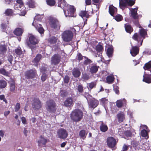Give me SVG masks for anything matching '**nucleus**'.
I'll return each mask as SVG.
<instances>
[{"mask_svg": "<svg viewBox=\"0 0 151 151\" xmlns=\"http://www.w3.org/2000/svg\"><path fill=\"white\" fill-rule=\"evenodd\" d=\"M36 75V72L35 70H30L27 72L26 73V76L28 78H33Z\"/></svg>", "mask_w": 151, "mask_h": 151, "instance_id": "obj_16", "label": "nucleus"}, {"mask_svg": "<svg viewBox=\"0 0 151 151\" xmlns=\"http://www.w3.org/2000/svg\"><path fill=\"white\" fill-rule=\"evenodd\" d=\"M72 73L74 77L77 78L80 76L81 72L78 70L75 69L73 70Z\"/></svg>", "mask_w": 151, "mask_h": 151, "instance_id": "obj_30", "label": "nucleus"}, {"mask_svg": "<svg viewBox=\"0 0 151 151\" xmlns=\"http://www.w3.org/2000/svg\"><path fill=\"white\" fill-rule=\"evenodd\" d=\"M83 114L81 111L77 109L73 111L71 114V118L73 121L77 122L80 121L82 117Z\"/></svg>", "mask_w": 151, "mask_h": 151, "instance_id": "obj_3", "label": "nucleus"}, {"mask_svg": "<svg viewBox=\"0 0 151 151\" xmlns=\"http://www.w3.org/2000/svg\"><path fill=\"white\" fill-rule=\"evenodd\" d=\"M98 101L95 99L91 100L89 103V108L94 109L99 104Z\"/></svg>", "mask_w": 151, "mask_h": 151, "instance_id": "obj_13", "label": "nucleus"}, {"mask_svg": "<svg viewBox=\"0 0 151 151\" xmlns=\"http://www.w3.org/2000/svg\"><path fill=\"white\" fill-rule=\"evenodd\" d=\"M32 107L35 110H38L40 109L41 107L40 101L37 98L34 99L32 103Z\"/></svg>", "mask_w": 151, "mask_h": 151, "instance_id": "obj_11", "label": "nucleus"}, {"mask_svg": "<svg viewBox=\"0 0 151 151\" xmlns=\"http://www.w3.org/2000/svg\"><path fill=\"white\" fill-rule=\"evenodd\" d=\"M47 78V76L45 74H43L41 76V79L43 81H45Z\"/></svg>", "mask_w": 151, "mask_h": 151, "instance_id": "obj_56", "label": "nucleus"}, {"mask_svg": "<svg viewBox=\"0 0 151 151\" xmlns=\"http://www.w3.org/2000/svg\"><path fill=\"white\" fill-rule=\"evenodd\" d=\"M20 104L19 103H17L15 107V111L16 112L20 108Z\"/></svg>", "mask_w": 151, "mask_h": 151, "instance_id": "obj_51", "label": "nucleus"}, {"mask_svg": "<svg viewBox=\"0 0 151 151\" xmlns=\"http://www.w3.org/2000/svg\"><path fill=\"white\" fill-rule=\"evenodd\" d=\"M140 35H138L137 33H135L132 37V38L136 40L137 42L138 43L139 41L141 40L142 37H144L147 34L146 31L144 29H142L139 31Z\"/></svg>", "mask_w": 151, "mask_h": 151, "instance_id": "obj_5", "label": "nucleus"}, {"mask_svg": "<svg viewBox=\"0 0 151 151\" xmlns=\"http://www.w3.org/2000/svg\"><path fill=\"white\" fill-rule=\"evenodd\" d=\"M13 57L12 55H10L8 58V60L10 62V63H12V62L13 60Z\"/></svg>", "mask_w": 151, "mask_h": 151, "instance_id": "obj_57", "label": "nucleus"}, {"mask_svg": "<svg viewBox=\"0 0 151 151\" xmlns=\"http://www.w3.org/2000/svg\"><path fill=\"white\" fill-rule=\"evenodd\" d=\"M114 78L113 76H108L106 78V82L109 84L112 83L114 80Z\"/></svg>", "mask_w": 151, "mask_h": 151, "instance_id": "obj_29", "label": "nucleus"}, {"mask_svg": "<svg viewBox=\"0 0 151 151\" xmlns=\"http://www.w3.org/2000/svg\"><path fill=\"white\" fill-rule=\"evenodd\" d=\"M49 41L51 44H54L57 42V39L55 37H52L49 39Z\"/></svg>", "mask_w": 151, "mask_h": 151, "instance_id": "obj_34", "label": "nucleus"}, {"mask_svg": "<svg viewBox=\"0 0 151 151\" xmlns=\"http://www.w3.org/2000/svg\"><path fill=\"white\" fill-rule=\"evenodd\" d=\"M1 28L3 29H5L7 27V25L5 24H2L1 25Z\"/></svg>", "mask_w": 151, "mask_h": 151, "instance_id": "obj_62", "label": "nucleus"}, {"mask_svg": "<svg viewBox=\"0 0 151 151\" xmlns=\"http://www.w3.org/2000/svg\"><path fill=\"white\" fill-rule=\"evenodd\" d=\"M91 63V60L88 59L86 60L84 62V64L85 65H87Z\"/></svg>", "mask_w": 151, "mask_h": 151, "instance_id": "obj_58", "label": "nucleus"}, {"mask_svg": "<svg viewBox=\"0 0 151 151\" xmlns=\"http://www.w3.org/2000/svg\"><path fill=\"white\" fill-rule=\"evenodd\" d=\"M15 86L14 84L13 83L11 84L10 85V90L13 91H14L15 90Z\"/></svg>", "mask_w": 151, "mask_h": 151, "instance_id": "obj_52", "label": "nucleus"}, {"mask_svg": "<svg viewBox=\"0 0 151 151\" xmlns=\"http://www.w3.org/2000/svg\"><path fill=\"white\" fill-rule=\"evenodd\" d=\"M79 15L81 16L82 18L84 17L87 18L88 16V14L86 11H81L79 13Z\"/></svg>", "mask_w": 151, "mask_h": 151, "instance_id": "obj_37", "label": "nucleus"}, {"mask_svg": "<svg viewBox=\"0 0 151 151\" xmlns=\"http://www.w3.org/2000/svg\"><path fill=\"white\" fill-rule=\"evenodd\" d=\"M47 142V140L42 136L40 137V139L37 141L39 146H41L42 145H45Z\"/></svg>", "mask_w": 151, "mask_h": 151, "instance_id": "obj_18", "label": "nucleus"}, {"mask_svg": "<svg viewBox=\"0 0 151 151\" xmlns=\"http://www.w3.org/2000/svg\"><path fill=\"white\" fill-rule=\"evenodd\" d=\"M115 19L117 21H120L122 19V17L121 15L119 14L115 17Z\"/></svg>", "mask_w": 151, "mask_h": 151, "instance_id": "obj_45", "label": "nucleus"}, {"mask_svg": "<svg viewBox=\"0 0 151 151\" xmlns=\"http://www.w3.org/2000/svg\"><path fill=\"white\" fill-rule=\"evenodd\" d=\"M50 20V23L52 27L56 28L59 27L58 22L56 19L51 18Z\"/></svg>", "mask_w": 151, "mask_h": 151, "instance_id": "obj_12", "label": "nucleus"}, {"mask_svg": "<svg viewBox=\"0 0 151 151\" xmlns=\"http://www.w3.org/2000/svg\"><path fill=\"white\" fill-rule=\"evenodd\" d=\"M141 135L142 136L144 137H146V139H147L148 138L147 133L146 131L145 130H143L141 131Z\"/></svg>", "mask_w": 151, "mask_h": 151, "instance_id": "obj_40", "label": "nucleus"}, {"mask_svg": "<svg viewBox=\"0 0 151 151\" xmlns=\"http://www.w3.org/2000/svg\"><path fill=\"white\" fill-rule=\"evenodd\" d=\"M0 99L1 100H3L6 103H7V101L5 98L4 95H0Z\"/></svg>", "mask_w": 151, "mask_h": 151, "instance_id": "obj_50", "label": "nucleus"}, {"mask_svg": "<svg viewBox=\"0 0 151 151\" xmlns=\"http://www.w3.org/2000/svg\"><path fill=\"white\" fill-rule=\"evenodd\" d=\"M103 48L101 45H97L96 47V50L99 52H101Z\"/></svg>", "mask_w": 151, "mask_h": 151, "instance_id": "obj_49", "label": "nucleus"}, {"mask_svg": "<svg viewBox=\"0 0 151 151\" xmlns=\"http://www.w3.org/2000/svg\"><path fill=\"white\" fill-rule=\"evenodd\" d=\"M23 30L20 28H16L14 31V34L17 36H21L23 33Z\"/></svg>", "mask_w": 151, "mask_h": 151, "instance_id": "obj_25", "label": "nucleus"}, {"mask_svg": "<svg viewBox=\"0 0 151 151\" xmlns=\"http://www.w3.org/2000/svg\"><path fill=\"white\" fill-rule=\"evenodd\" d=\"M101 103L102 104H106L108 102V100L106 99L105 98H103L100 100Z\"/></svg>", "mask_w": 151, "mask_h": 151, "instance_id": "obj_47", "label": "nucleus"}, {"mask_svg": "<svg viewBox=\"0 0 151 151\" xmlns=\"http://www.w3.org/2000/svg\"><path fill=\"white\" fill-rule=\"evenodd\" d=\"M42 18V15L40 14L37 15L34 18V20L32 23V25L35 27L39 32L42 34L44 32V29L43 27H41V25L38 23L39 21L41 20Z\"/></svg>", "mask_w": 151, "mask_h": 151, "instance_id": "obj_2", "label": "nucleus"}, {"mask_svg": "<svg viewBox=\"0 0 151 151\" xmlns=\"http://www.w3.org/2000/svg\"><path fill=\"white\" fill-rule=\"evenodd\" d=\"M118 122H123L125 119L124 114L123 112H120L117 115Z\"/></svg>", "mask_w": 151, "mask_h": 151, "instance_id": "obj_17", "label": "nucleus"}, {"mask_svg": "<svg viewBox=\"0 0 151 151\" xmlns=\"http://www.w3.org/2000/svg\"><path fill=\"white\" fill-rule=\"evenodd\" d=\"M6 48L5 45H1L0 46V52L3 53L6 51Z\"/></svg>", "mask_w": 151, "mask_h": 151, "instance_id": "obj_41", "label": "nucleus"}, {"mask_svg": "<svg viewBox=\"0 0 151 151\" xmlns=\"http://www.w3.org/2000/svg\"><path fill=\"white\" fill-rule=\"evenodd\" d=\"M117 142L115 139L112 137H109L107 139V145L110 148L114 147L116 145Z\"/></svg>", "mask_w": 151, "mask_h": 151, "instance_id": "obj_9", "label": "nucleus"}, {"mask_svg": "<svg viewBox=\"0 0 151 151\" xmlns=\"http://www.w3.org/2000/svg\"><path fill=\"white\" fill-rule=\"evenodd\" d=\"M46 2L47 4L50 6H53L55 3L54 0H47Z\"/></svg>", "mask_w": 151, "mask_h": 151, "instance_id": "obj_39", "label": "nucleus"}, {"mask_svg": "<svg viewBox=\"0 0 151 151\" xmlns=\"http://www.w3.org/2000/svg\"><path fill=\"white\" fill-rule=\"evenodd\" d=\"M151 68V61L146 63L143 68L145 70H149V69Z\"/></svg>", "mask_w": 151, "mask_h": 151, "instance_id": "obj_33", "label": "nucleus"}, {"mask_svg": "<svg viewBox=\"0 0 151 151\" xmlns=\"http://www.w3.org/2000/svg\"><path fill=\"white\" fill-rule=\"evenodd\" d=\"M68 135L67 131L63 128L59 129L57 132V135L58 137L61 139H65Z\"/></svg>", "mask_w": 151, "mask_h": 151, "instance_id": "obj_6", "label": "nucleus"}, {"mask_svg": "<svg viewBox=\"0 0 151 151\" xmlns=\"http://www.w3.org/2000/svg\"><path fill=\"white\" fill-rule=\"evenodd\" d=\"M58 6L63 9L66 17H73L75 11L74 6L67 4L64 0H58Z\"/></svg>", "mask_w": 151, "mask_h": 151, "instance_id": "obj_1", "label": "nucleus"}, {"mask_svg": "<svg viewBox=\"0 0 151 151\" xmlns=\"http://www.w3.org/2000/svg\"><path fill=\"white\" fill-rule=\"evenodd\" d=\"M135 3V0H119V6L121 7H125L127 4L130 6L133 5Z\"/></svg>", "mask_w": 151, "mask_h": 151, "instance_id": "obj_8", "label": "nucleus"}, {"mask_svg": "<svg viewBox=\"0 0 151 151\" xmlns=\"http://www.w3.org/2000/svg\"><path fill=\"white\" fill-rule=\"evenodd\" d=\"M6 82L4 81H0V88H3L6 87Z\"/></svg>", "mask_w": 151, "mask_h": 151, "instance_id": "obj_36", "label": "nucleus"}, {"mask_svg": "<svg viewBox=\"0 0 151 151\" xmlns=\"http://www.w3.org/2000/svg\"><path fill=\"white\" fill-rule=\"evenodd\" d=\"M96 85V83L95 82H92L88 84V88L89 89H92Z\"/></svg>", "mask_w": 151, "mask_h": 151, "instance_id": "obj_43", "label": "nucleus"}, {"mask_svg": "<svg viewBox=\"0 0 151 151\" xmlns=\"http://www.w3.org/2000/svg\"><path fill=\"white\" fill-rule=\"evenodd\" d=\"M118 87L117 86H116L114 88V90H115L116 93L117 94H118L119 93V91L118 89Z\"/></svg>", "mask_w": 151, "mask_h": 151, "instance_id": "obj_61", "label": "nucleus"}, {"mask_svg": "<svg viewBox=\"0 0 151 151\" xmlns=\"http://www.w3.org/2000/svg\"><path fill=\"white\" fill-rule=\"evenodd\" d=\"M137 8L132 9L131 10V16L134 19H136L138 18V15L137 13Z\"/></svg>", "mask_w": 151, "mask_h": 151, "instance_id": "obj_24", "label": "nucleus"}, {"mask_svg": "<svg viewBox=\"0 0 151 151\" xmlns=\"http://www.w3.org/2000/svg\"><path fill=\"white\" fill-rule=\"evenodd\" d=\"M86 134L85 131L84 130H81L79 133L80 136L81 137H82L83 139V138L85 137Z\"/></svg>", "mask_w": 151, "mask_h": 151, "instance_id": "obj_46", "label": "nucleus"}, {"mask_svg": "<svg viewBox=\"0 0 151 151\" xmlns=\"http://www.w3.org/2000/svg\"><path fill=\"white\" fill-rule=\"evenodd\" d=\"M126 100L124 99L119 100L116 101V104L118 108L122 107L124 104H126Z\"/></svg>", "mask_w": 151, "mask_h": 151, "instance_id": "obj_19", "label": "nucleus"}, {"mask_svg": "<svg viewBox=\"0 0 151 151\" xmlns=\"http://www.w3.org/2000/svg\"><path fill=\"white\" fill-rule=\"evenodd\" d=\"M55 107V104L52 101L50 100L47 102L46 108L48 111L54 112L56 110Z\"/></svg>", "mask_w": 151, "mask_h": 151, "instance_id": "obj_7", "label": "nucleus"}, {"mask_svg": "<svg viewBox=\"0 0 151 151\" xmlns=\"http://www.w3.org/2000/svg\"><path fill=\"white\" fill-rule=\"evenodd\" d=\"M85 2L87 5H89L91 3V0H86Z\"/></svg>", "mask_w": 151, "mask_h": 151, "instance_id": "obj_59", "label": "nucleus"}, {"mask_svg": "<svg viewBox=\"0 0 151 151\" xmlns=\"http://www.w3.org/2000/svg\"><path fill=\"white\" fill-rule=\"evenodd\" d=\"M113 52V48L112 47H110L108 48L107 51V54L109 57L111 56Z\"/></svg>", "mask_w": 151, "mask_h": 151, "instance_id": "obj_35", "label": "nucleus"}, {"mask_svg": "<svg viewBox=\"0 0 151 151\" xmlns=\"http://www.w3.org/2000/svg\"><path fill=\"white\" fill-rule=\"evenodd\" d=\"M146 72H145V75L143 76L144 78L143 81L147 83H151V79L149 76L150 74H148L147 75V74H146Z\"/></svg>", "mask_w": 151, "mask_h": 151, "instance_id": "obj_23", "label": "nucleus"}, {"mask_svg": "<svg viewBox=\"0 0 151 151\" xmlns=\"http://www.w3.org/2000/svg\"><path fill=\"white\" fill-rule=\"evenodd\" d=\"M60 60V56L58 54H55L51 58V63L52 65H56L58 64Z\"/></svg>", "mask_w": 151, "mask_h": 151, "instance_id": "obj_10", "label": "nucleus"}, {"mask_svg": "<svg viewBox=\"0 0 151 151\" xmlns=\"http://www.w3.org/2000/svg\"><path fill=\"white\" fill-rule=\"evenodd\" d=\"M69 81V78L68 76H65L64 78V81L66 83H68Z\"/></svg>", "mask_w": 151, "mask_h": 151, "instance_id": "obj_53", "label": "nucleus"}, {"mask_svg": "<svg viewBox=\"0 0 151 151\" xmlns=\"http://www.w3.org/2000/svg\"><path fill=\"white\" fill-rule=\"evenodd\" d=\"M78 59L79 60H81L83 58V56L80 54H78Z\"/></svg>", "mask_w": 151, "mask_h": 151, "instance_id": "obj_63", "label": "nucleus"}, {"mask_svg": "<svg viewBox=\"0 0 151 151\" xmlns=\"http://www.w3.org/2000/svg\"><path fill=\"white\" fill-rule=\"evenodd\" d=\"M4 132L2 130H0V136L1 137H3L4 135Z\"/></svg>", "mask_w": 151, "mask_h": 151, "instance_id": "obj_60", "label": "nucleus"}, {"mask_svg": "<svg viewBox=\"0 0 151 151\" xmlns=\"http://www.w3.org/2000/svg\"><path fill=\"white\" fill-rule=\"evenodd\" d=\"M21 120L22 123L24 124H27L26 118L24 117H22L21 118Z\"/></svg>", "mask_w": 151, "mask_h": 151, "instance_id": "obj_55", "label": "nucleus"}, {"mask_svg": "<svg viewBox=\"0 0 151 151\" xmlns=\"http://www.w3.org/2000/svg\"><path fill=\"white\" fill-rule=\"evenodd\" d=\"M73 103V101L72 99L70 98L67 99L64 102V104L66 106H70L72 105Z\"/></svg>", "mask_w": 151, "mask_h": 151, "instance_id": "obj_20", "label": "nucleus"}, {"mask_svg": "<svg viewBox=\"0 0 151 151\" xmlns=\"http://www.w3.org/2000/svg\"><path fill=\"white\" fill-rule=\"evenodd\" d=\"M73 35V33L71 31L66 30L62 34V37L63 41L68 42L72 40Z\"/></svg>", "mask_w": 151, "mask_h": 151, "instance_id": "obj_4", "label": "nucleus"}, {"mask_svg": "<svg viewBox=\"0 0 151 151\" xmlns=\"http://www.w3.org/2000/svg\"><path fill=\"white\" fill-rule=\"evenodd\" d=\"M132 48L130 50V53L133 56L137 55L139 52V48L137 46H133L131 44Z\"/></svg>", "mask_w": 151, "mask_h": 151, "instance_id": "obj_14", "label": "nucleus"}, {"mask_svg": "<svg viewBox=\"0 0 151 151\" xmlns=\"http://www.w3.org/2000/svg\"><path fill=\"white\" fill-rule=\"evenodd\" d=\"M0 73L6 76H8L9 75V73L4 69H0Z\"/></svg>", "mask_w": 151, "mask_h": 151, "instance_id": "obj_44", "label": "nucleus"}, {"mask_svg": "<svg viewBox=\"0 0 151 151\" xmlns=\"http://www.w3.org/2000/svg\"><path fill=\"white\" fill-rule=\"evenodd\" d=\"M127 148H128L127 146L125 145H124L123 146V148H122L123 150V151H125V150H127Z\"/></svg>", "mask_w": 151, "mask_h": 151, "instance_id": "obj_64", "label": "nucleus"}, {"mask_svg": "<svg viewBox=\"0 0 151 151\" xmlns=\"http://www.w3.org/2000/svg\"><path fill=\"white\" fill-rule=\"evenodd\" d=\"M15 52L16 54L18 55H20L22 54V51L20 47H18L15 49Z\"/></svg>", "mask_w": 151, "mask_h": 151, "instance_id": "obj_42", "label": "nucleus"}, {"mask_svg": "<svg viewBox=\"0 0 151 151\" xmlns=\"http://www.w3.org/2000/svg\"><path fill=\"white\" fill-rule=\"evenodd\" d=\"M41 58V55L40 54L37 55L34 60L32 61L33 65L35 66H37L38 62L40 61Z\"/></svg>", "mask_w": 151, "mask_h": 151, "instance_id": "obj_21", "label": "nucleus"}, {"mask_svg": "<svg viewBox=\"0 0 151 151\" xmlns=\"http://www.w3.org/2000/svg\"><path fill=\"white\" fill-rule=\"evenodd\" d=\"M29 41L30 44L35 45L38 43L39 40L38 39L33 35H31L29 37Z\"/></svg>", "mask_w": 151, "mask_h": 151, "instance_id": "obj_15", "label": "nucleus"}, {"mask_svg": "<svg viewBox=\"0 0 151 151\" xmlns=\"http://www.w3.org/2000/svg\"><path fill=\"white\" fill-rule=\"evenodd\" d=\"M101 130L104 132H106L108 129V127L106 125L102 124L100 126Z\"/></svg>", "mask_w": 151, "mask_h": 151, "instance_id": "obj_31", "label": "nucleus"}, {"mask_svg": "<svg viewBox=\"0 0 151 151\" xmlns=\"http://www.w3.org/2000/svg\"><path fill=\"white\" fill-rule=\"evenodd\" d=\"M125 27L126 31L127 32L130 33L133 31L132 29L129 25L125 24Z\"/></svg>", "mask_w": 151, "mask_h": 151, "instance_id": "obj_32", "label": "nucleus"}, {"mask_svg": "<svg viewBox=\"0 0 151 151\" xmlns=\"http://www.w3.org/2000/svg\"><path fill=\"white\" fill-rule=\"evenodd\" d=\"M17 4L14 6V8L17 10H20V9L23 6V4L22 0H17Z\"/></svg>", "mask_w": 151, "mask_h": 151, "instance_id": "obj_22", "label": "nucleus"}, {"mask_svg": "<svg viewBox=\"0 0 151 151\" xmlns=\"http://www.w3.org/2000/svg\"><path fill=\"white\" fill-rule=\"evenodd\" d=\"M117 9L113 6H110L109 7V13L112 16L117 12Z\"/></svg>", "mask_w": 151, "mask_h": 151, "instance_id": "obj_26", "label": "nucleus"}, {"mask_svg": "<svg viewBox=\"0 0 151 151\" xmlns=\"http://www.w3.org/2000/svg\"><path fill=\"white\" fill-rule=\"evenodd\" d=\"M67 93L63 91H61L60 92V96L63 97H65L67 95Z\"/></svg>", "mask_w": 151, "mask_h": 151, "instance_id": "obj_48", "label": "nucleus"}, {"mask_svg": "<svg viewBox=\"0 0 151 151\" xmlns=\"http://www.w3.org/2000/svg\"><path fill=\"white\" fill-rule=\"evenodd\" d=\"M78 90L80 92H82L83 91V88L81 85H79L78 86Z\"/></svg>", "mask_w": 151, "mask_h": 151, "instance_id": "obj_54", "label": "nucleus"}, {"mask_svg": "<svg viewBox=\"0 0 151 151\" xmlns=\"http://www.w3.org/2000/svg\"><path fill=\"white\" fill-rule=\"evenodd\" d=\"M99 68V66L96 65H92L90 69V71L91 73H95L97 71Z\"/></svg>", "mask_w": 151, "mask_h": 151, "instance_id": "obj_27", "label": "nucleus"}, {"mask_svg": "<svg viewBox=\"0 0 151 151\" xmlns=\"http://www.w3.org/2000/svg\"><path fill=\"white\" fill-rule=\"evenodd\" d=\"M5 14L8 16H11L13 15V12L11 9H7L5 11Z\"/></svg>", "mask_w": 151, "mask_h": 151, "instance_id": "obj_38", "label": "nucleus"}, {"mask_svg": "<svg viewBox=\"0 0 151 151\" xmlns=\"http://www.w3.org/2000/svg\"><path fill=\"white\" fill-rule=\"evenodd\" d=\"M27 4L30 8H33L35 6V3L33 0H27Z\"/></svg>", "mask_w": 151, "mask_h": 151, "instance_id": "obj_28", "label": "nucleus"}]
</instances>
